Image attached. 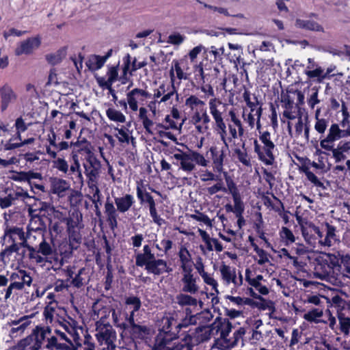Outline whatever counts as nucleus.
Wrapping results in <instances>:
<instances>
[{
  "instance_id": "obj_19",
  "label": "nucleus",
  "mask_w": 350,
  "mask_h": 350,
  "mask_svg": "<svg viewBox=\"0 0 350 350\" xmlns=\"http://www.w3.org/2000/svg\"><path fill=\"white\" fill-rule=\"evenodd\" d=\"M246 330L244 327H240L236 329L232 336H229L225 341L226 345L228 348L243 347L245 345L244 336Z\"/></svg>"
},
{
  "instance_id": "obj_29",
  "label": "nucleus",
  "mask_w": 350,
  "mask_h": 350,
  "mask_svg": "<svg viewBox=\"0 0 350 350\" xmlns=\"http://www.w3.org/2000/svg\"><path fill=\"white\" fill-rule=\"evenodd\" d=\"M131 325L130 334L133 338L143 339L150 334V329L148 327L139 325L136 322Z\"/></svg>"
},
{
  "instance_id": "obj_44",
  "label": "nucleus",
  "mask_w": 350,
  "mask_h": 350,
  "mask_svg": "<svg viewBox=\"0 0 350 350\" xmlns=\"http://www.w3.org/2000/svg\"><path fill=\"white\" fill-rule=\"evenodd\" d=\"M224 175L227 185V192L228 191L230 193H231L232 198L240 196L237 185L232 178L228 176L227 172H224Z\"/></svg>"
},
{
  "instance_id": "obj_51",
  "label": "nucleus",
  "mask_w": 350,
  "mask_h": 350,
  "mask_svg": "<svg viewBox=\"0 0 350 350\" xmlns=\"http://www.w3.org/2000/svg\"><path fill=\"white\" fill-rule=\"evenodd\" d=\"M304 172L308 180L310 181L314 186L325 189L324 184L320 181L317 176L308 168L304 169Z\"/></svg>"
},
{
  "instance_id": "obj_58",
  "label": "nucleus",
  "mask_w": 350,
  "mask_h": 350,
  "mask_svg": "<svg viewBox=\"0 0 350 350\" xmlns=\"http://www.w3.org/2000/svg\"><path fill=\"white\" fill-rule=\"evenodd\" d=\"M185 105L193 110L195 107L198 106H204L205 103L203 100L199 99L197 96L192 95L186 99Z\"/></svg>"
},
{
  "instance_id": "obj_3",
  "label": "nucleus",
  "mask_w": 350,
  "mask_h": 350,
  "mask_svg": "<svg viewBox=\"0 0 350 350\" xmlns=\"http://www.w3.org/2000/svg\"><path fill=\"white\" fill-rule=\"evenodd\" d=\"M259 141L254 142V151L256 153L258 159L267 165L273 164L275 159V153L277 148L271 139V133L266 131L259 132Z\"/></svg>"
},
{
  "instance_id": "obj_33",
  "label": "nucleus",
  "mask_w": 350,
  "mask_h": 350,
  "mask_svg": "<svg viewBox=\"0 0 350 350\" xmlns=\"http://www.w3.org/2000/svg\"><path fill=\"white\" fill-rule=\"evenodd\" d=\"M105 63V59L101 56L92 55L87 60L86 66L90 70L95 71L100 69Z\"/></svg>"
},
{
  "instance_id": "obj_64",
  "label": "nucleus",
  "mask_w": 350,
  "mask_h": 350,
  "mask_svg": "<svg viewBox=\"0 0 350 350\" xmlns=\"http://www.w3.org/2000/svg\"><path fill=\"white\" fill-rule=\"evenodd\" d=\"M193 163L201 165L202 167L207 166L208 161L204 158V157L199 152H191Z\"/></svg>"
},
{
  "instance_id": "obj_59",
  "label": "nucleus",
  "mask_w": 350,
  "mask_h": 350,
  "mask_svg": "<svg viewBox=\"0 0 350 350\" xmlns=\"http://www.w3.org/2000/svg\"><path fill=\"white\" fill-rule=\"evenodd\" d=\"M261 115H262L261 107H258L256 110V113L254 114H252V113L248 114L247 118V122L251 128H253L254 126V124H255L254 116H257V128L258 129L260 127V118Z\"/></svg>"
},
{
  "instance_id": "obj_45",
  "label": "nucleus",
  "mask_w": 350,
  "mask_h": 350,
  "mask_svg": "<svg viewBox=\"0 0 350 350\" xmlns=\"http://www.w3.org/2000/svg\"><path fill=\"white\" fill-rule=\"evenodd\" d=\"M40 254L45 257L46 258L53 254V249L51 244L48 243L44 237H42V241L39 244V248L38 249Z\"/></svg>"
},
{
  "instance_id": "obj_52",
  "label": "nucleus",
  "mask_w": 350,
  "mask_h": 350,
  "mask_svg": "<svg viewBox=\"0 0 350 350\" xmlns=\"http://www.w3.org/2000/svg\"><path fill=\"white\" fill-rule=\"evenodd\" d=\"M329 124V120L326 118H321L315 120L314 129L320 135H323Z\"/></svg>"
},
{
  "instance_id": "obj_1",
  "label": "nucleus",
  "mask_w": 350,
  "mask_h": 350,
  "mask_svg": "<svg viewBox=\"0 0 350 350\" xmlns=\"http://www.w3.org/2000/svg\"><path fill=\"white\" fill-rule=\"evenodd\" d=\"M178 313L170 312L165 315L161 322L158 334L155 338V345L159 350H167L172 347L171 342L179 338L180 329L177 321Z\"/></svg>"
},
{
  "instance_id": "obj_40",
  "label": "nucleus",
  "mask_w": 350,
  "mask_h": 350,
  "mask_svg": "<svg viewBox=\"0 0 350 350\" xmlns=\"http://www.w3.org/2000/svg\"><path fill=\"white\" fill-rule=\"evenodd\" d=\"M305 74L310 79L317 78L318 83H321L327 78V74H323V69L321 67H317L315 69L312 70H306Z\"/></svg>"
},
{
  "instance_id": "obj_14",
  "label": "nucleus",
  "mask_w": 350,
  "mask_h": 350,
  "mask_svg": "<svg viewBox=\"0 0 350 350\" xmlns=\"http://www.w3.org/2000/svg\"><path fill=\"white\" fill-rule=\"evenodd\" d=\"M195 295L183 293L180 291V293L176 295L175 303L181 308H185V309L189 308V307H196L198 304L202 308L203 302L194 297Z\"/></svg>"
},
{
  "instance_id": "obj_8",
  "label": "nucleus",
  "mask_w": 350,
  "mask_h": 350,
  "mask_svg": "<svg viewBox=\"0 0 350 350\" xmlns=\"http://www.w3.org/2000/svg\"><path fill=\"white\" fill-rule=\"evenodd\" d=\"M199 280V278L193 271L182 272L179 281L180 291L189 294H197L200 291L198 284Z\"/></svg>"
},
{
  "instance_id": "obj_38",
  "label": "nucleus",
  "mask_w": 350,
  "mask_h": 350,
  "mask_svg": "<svg viewBox=\"0 0 350 350\" xmlns=\"http://www.w3.org/2000/svg\"><path fill=\"white\" fill-rule=\"evenodd\" d=\"M252 296L256 299H259L261 300L260 303L258 305V308L260 310H267L269 311V317L273 318L272 314L275 311V304L273 301L270 300H266L262 299L260 296H256L254 293L252 294Z\"/></svg>"
},
{
  "instance_id": "obj_31",
  "label": "nucleus",
  "mask_w": 350,
  "mask_h": 350,
  "mask_svg": "<svg viewBox=\"0 0 350 350\" xmlns=\"http://www.w3.org/2000/svg\"><path fill=\"white\" fill-rule=\"evenodd\" d=\"M38 345L29 335L21 340L15 347L14 350H39Z\"/></svg>"
},
{
  "instance_id": "obj_50",
  "label": "nucleus",
  "mask_w": 350,
  "mask_h": 350,
  "mask_svg": "<svg viewBox=\"0 0 350 350\" xmlns=\"http://www.w3.org/2000/svg\"><path fill=\"white\" fill-rule=\"evenodd\" d=\"M234 153L238 159V160L245 166L251 165L250 159L245 150H241L239 148H236L234 150Z\"/></svg>"
},
{
  "instance_id": "obj_47",
  "label": "nucleus",
  "mask_w": 350,
  "mask_h": 350,
  "mask_svg": "<svg viewBox=\"0 0 350 350\" xmlns=\"http://www.w3.org/2000/svg\"><path fill=\"white\" fill-rule=\"evenodd\" d=\"M65 56L66 49H62L55 54L48 55L46 56V59L50 64L55 65L60 63Z\"/></svg>"
},
{
  "instance_id": "obj_60",
  "label": "nucleus",
  "mask_w": 350,
  "mask_h": 350,
  "mask_svg": "<svg viewBox=\"0 0 350 350\" xmlns=\"http://www.w3.org/2000/svg\"><path fill=\"white\" fill-rule=\"evenodd\" d=\"M70 174L76 175L81 183L83 181V176L81 168L80 163H72L69 168Z\"/></svg>"
},
{
  "instance_id": "obj_61",
  "label": "nucleus",
  "mask_w": 350,
  "mask_h": 350,
  "mask_svg": "<svg viewBox=\"0 0 350 350\" xmlns=\"http://www.w3.org/2000/svg\"><path fill=\"white\" fill-rule=\"evenodd\" d=\"M219 181L214 185L207 188V192L209 195H213L219 191L227 193V189L224 186L223 182L219 178Z\"/></svg>"
},
{
  "instance_id": "obj_36",
  "label": "nucleus",
  "mask_w": 350,
  "mask_h": 350,
  "mask_svg": "<svg viewBox=\"0 0 350 350\" xmlns=\"http://www.w3.org/2000/svg\"><path fill=\"white\" fill-rule=\"evenodd\" d=\"M281 241L284 245L288 246L295 242V237L293 232L286 227H282L279 232Z\"/></svg>"
},
{
  "instance_id": "obj_28",
  "label": "nucleus",
  "mask_w": 350,
  "mask_h": 350,
  "mask_svg": "<svg viewBox=\"0 0 350 350\" xmlns=\"http://www.w3.org/2000/svg\"><path fill=\"white\" fill-rule=\"evenodd\" d=\"M185 317L181 319L177 316V321L180 329V332L183 329L187 328L191 325H196L197 323V317L194 314H191V310L190 308L185 309Z\"/></svg>"
},
{
  "instance_id": "obj_17",
  "label": "nucleus",
  "mask_w": 350,
  "mask_h": 350,
  "mask_svg": "<svg viewBox=\"0 0 350 350\" xmlns=\"http://www.w3.org/2000/svg\"><path fill=\"white\" fill-rule=\"evenodd\" d=\"M136 195L140 204H147L149 208L156 206L153 197L147 191L146 185L142 181L137 182Z\"/></svg>"
},
{
  "instance_id": "obj_12",
  "label": "nucleus",
  "mask_w": 350,
  "mask_h": 350,
  "mask_svg": "<svg viewBox=\"0 0 350 350\" xmlns=\"http://www.w3.org/2000/svg\"><path fill=\"white\" fill-rule=\"evenodd\" d=\"M83 166L88 180L98 179L100 162L96 156L90 157L84 159Z\"/></svg>"
},
{
  "instance_id": "obj_41",
  "label": "nucleus",
  "mask_w": 350,
  "mask_h": 350,
  "mask_svg": "<svg viewBox=\"0 0 350 350\" xmlns=\"http://www.w3.org/2000/svg\"><path fill=\"white\" fill-rule=\"evenodd\" d=\"M232 329V323L226 319H224L220 322L219 330L220 332V337L224 339V341L230 336V333Z\"/></svg>"
},
{
  "instance_id": "obj_48",
  "label": "nucleus",
  "mask_w": 350,
  "mask_h": 350,
  "mask_svg": "<svg viewBox=\"0 0 350 350\" xmlns=\"http://www.w3.org/2000/svg\"><path fill=\"white\" fill-rule=\"evenodd\" d=\"M86 269L85 268L83 267L81 268L78 273L75 275V276L72 278L71 281V284L77 288H81L84 285L85 283V278L83 277V275L85 274Z\"/></svg>"
},
{
  "instance_id": "obj_26",
  "label": "nucleus",
  "mask_w": 350,
  "mask_h": 350,
  "mask_svg": "<svg viewBox=\"0 0 350 350\" xmlns=\"http://www.w3.org/2000/svg\"><path fill=\"white\" fill-rule=\"evenodd\" d=\"M295 26L297 28L313 31L324 32V28L312 20H303L297 18L295 21Z\"/></svg>"
},
{
  "instance_id": "obj_27",
  "label": "nucleus",
  "mask_w": 350,
  "mask_h": 350,
  "mask_svg": "<svg viewBox=\"0 0 350 350\" xmlns=\"http://www.w3.org/2000/svg\"><path fill=\"white\" fill-rule=\"evenodd\" d=\"M215 121V130L217 131V133L220 136L221 141L226 144V146L228 147V142L226 138V125L224 121V118L222 115L217 116L213 117Z\"/></svg>"
},
{
  "instance_id": "obj_4",
  "label": "nucleus",
  "mask_w": 350,
  "mask_h": 350,
  "mask_svg": "<svg viewBox=\"0 0 350 350\" xmlns=\"http://www.w3.org/2000/svg\"><path fill=\"white\" fill-rule=\"evenodd\" d=\"M8 280V284L3 288L5 301L17 295L18 291H23L26 286H30L32 283L30 273L23 269L12 273Z\"/></svg>"
},
{
  "instance_id": "obj_37",
  "label": "nucleus",
  "mask_w": 350,
  "mask_h": 350,
  "mask_svg": "<svg viewBox=\"0 0 350 350\" xmlns=\"http://www.w3.org/2000/svg\"><path fill=\"white\" fill-rule=\"evenodd\" d=\"M321 102L319 99V88L313 87L308 90L307 95V103L311 109H314L317 105Z\"/></svg>"
},
{
  "instance_id": "obj_54",
  "label": "nucleus",
  "mask_w": 350,
  "mask_h": 350,
  "mask_svg": "<svg viewBox=\"0 0 350 350\" xmlns=\"http://www.w3.org/2000/svg\"><path fill=\"white\" fill-rule=\"evenodd\" d=\"M53 167L61 172L67 174L69 171V165L68 162L63 158H57L53 161Z\"/></svg>"
},
{
  "instance_id": "obj_49",
  "label": "nucleus",
  "mask_w": 350,
  "mask_h": 350,
  "mask_svg": "<svg viewBox=\"0 0 350 350\" xmlns=\"http://www.w3.org/2000/svg\"><path fill=\"white\" fill-rule=\"evenodd\" d=\"M117 207L116 208L113 202L110 200V198H107L105 203V213L107 218L110 217L118 216Z\"/></svg>"
},
{
  "instance_id": "obj_24",
  "label": "nucleus",
  "mask_w": 350,
  "mask_h": 350,
  "mask_svg": "<svg viewBox=\"0 0 350 350\" xmlns=\"http://www.w3.org/2000/svg\"><path fill=\"white\" fill-rule=\"evenodd\" d=\"M0 92L1 98V109L2 111H4L9 105L16 100V96L12 88L6 85L1 89Z\"/></svg>"
},
{
  "instance_id": "obj_22",
  "label": "nucleus",
  "mask_w": 350,
  "mask_h": 350,
  "mask_svg": "<svg viewBox=\"0 0 350 350\" xmlns=\"http://www.w3.org/2000/svg\"><path fill=\"white\" fill-rule=\"evenodd\" d=\"M135 202L134 197L129 193L114 198V203L117 207V210L121 213L127 212Z\"/></svg>"
},
{
  "instance_id": "obj_55",
  "label": "nucleus",
  "mask_w": 350,
  "mask_h": 350,
  "mask_svg": "<svg viewBox=\"0 0 350 350\" xmlns=\"http://www.w3.org/2000/svg\"><path fill=\"white\" fill-rule=\"evenodd\" d=\"M11 245L5 247L0 253V256L4 258L5 256H10L14 252L19 251L18 244L16 241H10Z\"/></svg>"
},
{
  "instance_id": "obj_20",
  "label": "nucleus",
  "mask_w": 350,
  "mask_h": 350,
  "mask_svg": "<svg viewBox=\"0 0 350 350\" xmlns=\"http://www.w3.org/2000/svg\"><path fill=\"white\" fill-rule=\"evenodd\" d=\"M178 256L179 258L180 267L182 272L193 271V262L192 261L191 255L185 247L181 246L180 247Z\"/></svg>"
},
{
  "instance_id": "obj_2",
  "label": "nucleus",
  "mask_w": 350,
  "mask_h": 350,
  "mask_svg": "<svg viewBox=\"0 0 350 350\" xmlns=\"http://www.w3.org/2000/svg\"><path fill=\"white\" fill-rule=\"evenodd\" d=\"M212 329L207 326H202L193 330L183 332L180 342H174L172 347L167 350H193L199 344L211 338Z\"/></svg>"
},
{
  "instance_id": "obj_21",
  "label": "nucleus",
  "mask_w": 350,
  "mask_h": 350,
  "mask_svg": "<svg viewBox=\"0 0 350 350\" xmlns=\"http://www.w3.org/2000/svg\"><path fill=\"white\" fill-rule=\"evenodd\" d=\"M45 347L49 350H77V347L73 343L64 344L53 334L49 337Z\"/></svg>"
},
{
  "instance_id": "obj_43",
  "label": "nucleus",
  "mask_w": 350,
  "mask_h": 350,
  "mask_svg": "<svg viewBox=\"0 0 350 350\" xmlns=\"http://www.w3.org/2000/svg\"><path fill=\"white\" fill-rule=\"evenodd\" d=\"M107 118L112 121L124 123L126 121L125 116L120 112L113 108H109L106 111Z\"/></svg>"
},
{
  "instance_id": "obj_53",
  "label": "nucleus",
  "mask_w": 350,
  "mask_h": 350,
  "mask_svg": "<svg viewBox=\"0 0 350 350\" xmlns=\"http://www.w3.org/2000/svg\"><path fill=\"white\" fill-rule=\"evenodd\" d=\"M115 130L117 131L114 135L118 139V141L120 143H129V135L127 133L128 129L124 126H122L120 129L115 128Z\"/></svg>"
},
{
  "instance_id": "obj_9",
  "label": "nucleus",
  "mask_w": 350,
  "mask_h": 350,
  "mask_svg": "<svg viewBox=\"0 0 350 350\" xmlns=\"http://www.w3.org/2000/svg\"><path fill=\"white\" fill-rule=\"evenodd\" d=\"M344 137V130L337 123H333L328 129L327 135L320 141V146L324 150H331L335 142Z\"/></svg>"
},
{
  "instance_id": "obj_56",
  "label": "nucleus",
  "mask_w": 350,
  "mask_h": 350,
  "mask_svg": "<svg viewBox=\"0 0 350 350\" xmlns=\"http://www.w3.org/2000/svg\"><path fill=\"white\" fill-rule=\"evenodd\" d=\"M44 222L40 217H33L30 221L28 229L37 231H41L44 228Z\"/></svg>"
},
{
  "instance_id": "obj_35",
  "label": "nucleus",
  "mask_w": 350,
  "mask_h": 350,
  "mask_svg": "<svg viewBox=\"0 0 350 350\" xmlns=\"http://www.w3.org/2000/svg\"><path fill=\"white\" fill-rule=\"evenodd\" d=\"M337 317L340 332L344 336H348L350 334V317H346L342 312L338 313Z\"/></svg>"
},
{
  "instance_id": "obj_25",
  "label": "nucleus",
  "mask_w": 350,
  "mask_h": 350,
  "mask_svg": "<svg viewBox=\"0 0 350 350\" xmlns=\"http://www.w3.org/2000/svg\"><path fill=\"white\" fill-rule=\"evenodd\" d=\"M69 188L70 184L66 180L58 178H54L51 180V191L59 197H63Z\"/></svg>"
},
{
  "instance_id": "obj_16",
  "label": "nucleus",
  "mask_w": 350,
  "mask_h": 350,
  "mask_svg": "<svg viewBox=\"0 0 350 350\" xmlns=\"http://www.w3.org/2000/svg\"><path fill=\"white\" fill-rule=\"evenodd\" d=\"M325 237L320 241L322 247H332L340 242L339 236L336 234V228L329 223L325 224Z\"/></svg>"
},
{
  "instance_id": "obj_62",
  "label": "nucleus",
  "mask_w": 350,
  "mask_h": 350,
  "mask_svg": "<svg viewBox=\"0 0 350 350\" xmlns=\"http://www.w3.org/2000/svg\"><path fill=\"white\" fill-rule=\"evenodd\" d=\"M185 40V36L179 33L170 34L167 38V43L173 45H180Z\"/></svg>"
},
{
  "instance_id": "obj_63",
  "label": "nucleus",
  "mask_w": 350,
  "mask_h": 350,
  "mask_svg": "<svg viewBox=\"0 0 350 350\" xmlns=\"http://www.w3.org/2000/svg\"><path fill=\"white\" fill-rule=\"evenodd\" d=\"M302 234L305 241L310 245L314 246L317 243V238L314 232H310V226L308 229H302Z\"/></svg>"
},
{
  "instance_id": "obj_57",
  "label": "nucleus",
  "mask_w": 350,
  "mask_h": 350,
  "mask_svg": "<svg viewBox=\"0 0 350 350\" xmlns=\"http://www.w3.org/2000/svg\"><path fill=\"white\" fill-rule=\"evenodd\" d=\"M232 198L234 202L233 213H235L236 216L242 215L244 211V205L243 202L241 200V196H238L236 197H233Z\"/></svg>"
},
{
  "instance_id": "obj_15",
  "label": "nucleus",
  "mask_w": 350,
  "mask_h": 350,
  "mask_svg": "<svg viewBox=\"0 0 350 350\" xmlns=\"http://www.w3.org/2000/svg\"><path fill=\"white\" fill-rule=\"evenodd\" d=\"M172 159L176 160V162H173L174 165H180V169L189 173L195 169V164L191 153L181 152L176 153L172 157Z\"/></svg>"
},
{
  "instance_id": "obj_6",
  "label": "nucleus",
  "mask_w": 350,
  "mask_h": 350,
  "mask_svg": "<svg viewBox=\"0 0 350 350\" xmlns=\"http://www.w3.org/2000/svg\"><path fill=\"white\" fill-rule=\"evenodd\" d=\"M96 337L100 345H105L109 349L113 346L116 333L109 323L105 324L98 321L96 322Z\"/></svg>"
},
{
  "instance_id": "obj_23",
  "label": "nucleus",
  "mask_w": 350,
  "mask_h": 350,
  "mask_svg": "<svg viewBox=\"0 0 350 350\" xmlns=\"http://www.w3.org/2000/svg\"><path fill=\"white\" fill-rule=\"evenodd\" d=\"M51 334V329L49 327L36 326L30 336L38 345V348L40 349L43 342L45 340H47Z\"/></svg>"
},
{
  "instance_id": "obj_46",
  "label": "nucleus",
  "mask_w": 350,
  "mask_h": 350,
  "mask_svg": "<svg viewBox=\"0 0 350 350\" xmlns=\"http://www.w3.org/2000/svg\"><path fill=\"white\" fill-rule=\"evenodd\" d=\"M15 229H21L19 227L16 226H11L7 222L4 224V234L2 237V241H5L7 238H8V241H16V234L14 233L11 231H13Z\"/></svg>"
},
{
  "instance_id": "obj_11",
  "label": "nucleus",
  "mask_w": 350,
  "mask_h": 350,
  "mask_svg": "<svg viewBox=\"0 0 350 350\" xmlns=\"http://www.w3.org/2000/svg\"><path fill=\"white\" fill-rule=\"evenodd\" d=\"M41 44L40 38L38 36L31 37L18 44L15 49V55H30L39 48Z\"/></svg>"
},
{
  "instance_id": "obj_13",
  "label": "nucleus",
  "mask_w": 350,
  "mask_h": 350,
  "mask_svg": "<svg viewBox=\"0 0 350 350\" xmlns=\"http://www.w3.org/2000/svg\"><path fill=\"white\" fill-rule=\"evenodd\" d=\"M228 148V146H225L224 147L215 146L210 148L213 168L217 172L221 173L223 172L224 161Z\"/></svg>"
},
{
  "instance_id": "obj_7",
  "label": "nucleus",
  "mask_w": 350,
  "mask_h": 350,
  "mask_svg": "<svg viewBox=\"0 0 350 350\" xmlns=\"http://www.w3.org/2000/svg\"><path fill=\"white\" fill-rule=\"evenodd\" d=\"M314 275L316 278L334 283L336 280L332 266L328 260L324 258H317L314 268Z\"/></svg>"
},
{
  "instance_id": "obj_32",
  "label": "nucleus",
  "mask_w": 350,
  "mask_h": 350,
  "mask_svg": "<svg viewBox=\"0 0 350 350\" xmlns=\"http://www.w3.org/2000/svg\"><path fill=\"white\" fill-rule=\"evenodd\" d=\"M142 307L140 299L134 295L129 296L125 298L124 308L123 311L134 310L139 311Z\"/></svg>"
},
{
  "instance_id": "obj_5",
  "label": "nucleus",
  "mask_w": 350,
  "mask_h": 350,
  "mask_svg": "<svg viewBox=\"0 0 350 350\" xmlns=\"http://www.w3.org/2000/svg\"><path fill=\"white\" fill-rule=\"evenodd\" d=\"M135 265L137 267H145L148 273L160 275L164 273H170L172 269L167 265L166 260L156 259L154 253L148 254H136Z\"/></svg>"
},
{
  "instance_id": "obj_10",
  "label": "nucleus",
  "mask_w": 350,
  "mask_h": 350,
  "mask_svg": "<svg viewBox=\"0 0 350 350\" xmlns=\"http://www.w3.org/2000/svg\"><path fill=\"white\" fill-rule=\"evenodd\" d=\"M152 95L143 89L134 88L126 94V98L130 109L133 111L138 110V104H144V102L151 98Z\"/></svg>"
},
{
  "instance_id": "obj_39",
  "label": "nucleus",
  "mask_w": 350,
  "mask_h": 350,
  "mask_svg": "<svg viewBox=\"0 0 350 350\" xmlns=\"http://www.w3.org/2000/svg\"><path fill=\"white\" fill-rule=\"evenodd\" d=\"M27 257L28 258L33 262L40 265H44L47 260L46 258L42 256L38 250H36L35 247H32L28 250Z\"/></svg>"
},
{
  "instance_id": "obj_18",
  "label": "nucleus",
  "mask_w": 350,
  "mask_h": 350,
  "mask_svg": "<svg viewBox=\"0 0 350 350\" xmlns=\"http://www.w3.org/2000/svg\"><path fill=\"white\" fill-rule=\"evenodd\" d=\"M31 321L27 316L23 317L18 320L12 321L8 323L11 327L9 332L12 338L17 337L22 334L26 328L30 325Z\"/></svg>"
},
{
  "instance_id": "obj_30",
  "label": "nucleus",
  "mask_w": 350,
  "mask_h": 350,
  "mask_svg": "<svg viewBox=\"0 0 350 350\" xmlns=\"http://www.w3.org/2000/svg\"><path fill=\"white\" fill-rule=\"evenodd\" d=\"M219 271L221 275V278L225 284L229 285L230 283H233V282H234L236 275L234 268L224 264L220 267Z\"/></svg>"
},
{
  "instance_id": "obj_34",
  "label": "nucleus",
  "mask_w": 350,
  "mask_h": 350,
  "mask_svg": "<svg viewBox=\"0 0 350 350\" xmlns=\"http://www.w3.org/2000/svg\"><path fill=\"white\" fill-rule=\"evenodd\" d=\"M250 270L247 269L245 271V280L249 283V284L253 286L261 295H265L268 294L269 290L267 287L265 285H262L261 282L252 280V278L250 277Z\"/></svg>"
},
{
  "instance_id": "obj_42",
  "label": "nucleus",
  "mask_w": 350,
  "mask_h": 350,
  "mask_svg": "<svg viewBox=\"0 0 350 350\" xmlns=\"http://www.w3.org/2000/svg\"><path fill=\"white\" fill-rule=\"evenodd\" d=\"M170 77H171V85L170 86H168V90L162 96L161 100L159 101H158L159 103L167 102L175 94H176V88L174 85V74L173 70H170Z\"/></svg>"
}]
</instances>
